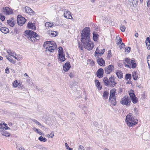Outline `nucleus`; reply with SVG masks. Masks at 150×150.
Returning a JSON list of instances; mask_svg holds the SVG:
<instances>
[{"label": "nucleus", "instance_id": "4be33fe9", "mask_svg": "<svg viewBox=\"0 0 150 150\" xmlns=\"http://www.w3.org/2000/svg\"><path fill=\"white\" fill-rule=\"evenodd\" d=\"M95 53V54L94 56L96 58V59H97L98 58H100L99 57L102 55L103 54V52H100L97 51V50H96Z\"/></svg>", "mask_w": 150, "mask_h": 150}, {"label": "nucleus", "instance_id": "2f4dec72", "mask_svg": "<svg viewBox=\"0 0 150 150\" xmlns=\"http://www.w3.org/2000/svg\"><path fill=\"white\" fill-rule=\"evenodd\" d=\"M7 124L5 123L0 124V130L1 131L4 130V128L6 127Z\"/></svg>", "mask_w": 150, "mask_h": 150}, {"label": "nucleus", "instance_id": "ddd939ff", "mask_svg": "<svg viewBox=\"0 0 150 150\" xmlns=\"http://www.w3.org/2000/svg\"><path fill=\"white\" fill-rule=\"evenodd\" d=\"M26 19L24 17L19 15V25L21 26L25 24Z\"/></svg>", "mask_w": 150, "mask_h": 150}, {"label": "nucleus", "instance_id": "c03bdc74", "mask_svg": "<svg viewBox=\"0 0 150 150\" xmlns=\"http://www.w3.org/2000/svg\"><path fill=\"white\" fill-rule=\"evenodd\" d=\"M125 78L127 80L129 79L130 80L131 78V76L130 74H127L125 76Z\"/></svg>", "mask_w": 150, "mask_h": 150}, {"label": "nucleus", "instance_id": "f3484780", "mask_svg": "<svg viewBox=\"0 0 150 150\" xmlns=\"http://www.w3.org/2000/svg\"><path fill=\"white\" fill-rule=\"evenodd\" d=\"M97 62L98 64L101 66H104L105 64V61L102 58H98L96 59Z\"/></svg>", "mask_w": 150, "mask_h": 150}, {"label": "nucleus", "instance_id": "864d4df0", "mask_svg": "<svg viewBox=\"0 0 150 150\" xmlns=\"http://www.w3.org/2000/svg\"><path fill=\"white\" fill-rule=\"evenodd\" d=\"M122 39L121 38H119V40H117V45H118L120 44L122 42Z\"/></svg>", "mask_w": 150, "mask_h": 150}, {"label": "nucleus", "instance_id": "cd10ccee", "mask_svg": "<svg viewBox=\"0 0 150 150\" xmlns=\"http://www.w3.org/2000/svg\"><path fill=\"white\" fill-rule=\"evenodd\" d=\"M96 50L100 52H103L104 53L105 51V49L101 46H99L96 48Z\"/></svg>", "mask_w": 150, "mask_h": 150}, {"label": "nucleus", "instance_id": "37998d69", "mask_svg": "<svg viewBox=\"0 0 150 150\" xmlns=\"http://www.w3.org/2000/svg\"><path fill=\"white\" fill-rule=\"evenodd\" d=\"M32 121L33 122H35L37 125H39L40 126H41L42 125L38 121L36 120L35 119H33L32 120Z\"/></svg>", "mask_w": 150, "mask_h": 150}, {"label": "nucleus", "instance_id": "c85d7f7f", "mask_svg": "<svg viewBox=\"0 0 150 150\" xmlns=\"http://www.w3.org/2000/svg\"><path fill=\"white\" fill-rule=\"evenodd\" d=\"M95 82L97 87L99 90H100L102 88L101 86L100 85V82L97 80H96Z\"/></svg>", "mask_w": 150, "mask_h": 150}, {"label": "nucleus", "instance_id": "7ed1b4c3", "mask_svg": "<svg viewBox=\"0 0 150 150\" xmlns=\"http://www.w3.org/2000/svg\"><path fill=\"white\" fill-rule=\"evenodd\" d=\"M43 47L45 49L46 51L53 52L57 47L55 42L53 41H47L44 42Z\"/></svg>", "mask_w": 150, "mask_h": 150}, {"label": "nucleus", "instance_id": "9b49d317", "mask_svg": "<svg viewBox=\"0 0 150 150\" xmlns=\"http://www.w3.org/2000/svg\"><path fill=\"white\" fill-rule=\"evenodd\" d=\"M129 94L133 103H136L138 102V100L134 93H129Z\"/></svg>", "mask_w": 150, "mask_h": 150}, {"label": "nucleus", "instance_id": "f257e3e1", "mask_svg": "<svg viewBox=\"0 0 150 150\" xmlns=\"http://www.w3.org/2000/svg\"><path fill=\"white\" fill-rule=\"evenodd\" d=\"M90 28L86 27L82 30L81 36V41L83 43L84 48L89 50H92L94 46L93 44L90 39Z\"/></svg>", "mask_w": 150, "mask_h": 150}, {"label": "nucleus", "instance_id": "412c9836", "mask_svg": "<svg viewBox=\"0 0 150 150\" xmlns=\"http://www.w3.org/2000/svg\"><path fill=\"white\" fill-rule=\"evenodd\" d=\"M138 0H128V4L132 6H134L137 3Z\"/></svg>", "mask_w": 150, "mask_h": 150}, {"label": "nucleus", "instance_id": "f03ea898", "mask_svg": "<svg viewBox=\"0 0 150 150\" xmlns=\"http://www.w3.org/2000/svg\"><path fill=\"white\" fill-rule=\"evenodd\" d=\"M24 35L28 39L33 42H37L39 39L38 35L36 33L30 30L25 31Z\"/></svg>", "mask_w": 150, "mask_h": 150}, {"label": "nucleus", "instance_id": "c9c22d12", "mask_svg": "<svg viewBox=\"0 0 150 150\" xmlns=\"http://www.w3.org/2000/svg\"><path fill=\"white\" fill-rule=\"evenodd\" d=\"M108 92L106 91H105L104 92L103 96L104 98L105 99V100L108 98Z\"/></svg>", "mask_w": 150, "mask_h": 150}, {"label": "nucleus", "instance_id": "052dcab7", "mask_svg": "<svg viewBox=\"0 0 150 150\" xmlns=\"http://www.w3.org/2000/svg\"><path fill=\"white\" fill-rule=\"evenodd\" d=\"M69 76L71 78H73L74 76V74L72 73H70L69 75Z\"/></svg>", "mask_w": 150, "mask_h": 150}, {"label": "nucleus", "instance_id": "bf43d9fd", "mask_svg": "<svg viewBox=\"0 0 150 150\" xmlns=\"http://www.w3.org/2000/svg\"><path fill=\"white\" fill-rule=\"evenodd\" d=\"M147 5L148 7L150 6V0H148V1L147 2Z\"/></svg>", "mask_w": 150, "mask_h": 150}, {"label": "nucleus", "instance_id": "dca6fc26", "mask_svg": "<svg viewBox=\"0 0 150 150\" xmlns=\"http://www.w3.org/2000/svg\"><path fill=\"white\" fill-rule=\"evenodd\" d=\"M103 70L102 68L99 69L96 72L97 76L99 78H101L103 76Z\"/></svg>", "mask_w": 150, "mask_h": 150}, {"label": "nucleus", "instance_id": "5701e85b", "mask_svg": "<svg viewBox=\"0 0 150 150\" xmlns=\"http://www.w3.org/2000/svg\"><path fill=\"white\" fill-rule=\"evenodd\" d=\"M103 81L104 83V84L106 86L109 87L110 84L109 83V80L107 77L104 78Z\"/></svg>", "mask_w": 150, "mask_h": 150}, {"label": "nucleus", "instance_id": "f704fd0d", "mask_svg": "<svg viewBox=\"0 0 150 150\" xmlns=\"http://www.w3.org/2000/svg\"><path fill=\"white\" fill-rule=\"evenodd\" d=\"M38 139L41 142H44L47 141V139L45 137H43L42 136H40L38 138Z\"/></svg>", "mask_w": 150, "mask_h": 150}, {"label": "nucleus", "instance_id": "423d86ee", "mask_svg": "<svg viewBox=\"0 0 150 150\" xmlns=\"http://www.w3.org/2000/svg\"><path fill=\"white\" fill-rule=\"evenodd\" d=\"M116 90L115 88L112 89L110 91L109 100L111 102L112 105L114 106L116 104Z\"/></svg>", "mask_w": 150, "mask_h": 150}, {"label": "nucleus", "instance_id": "603ef678", "mask_svg": "<svg viewBox=\"0 0 150 150\" xmlns=\"http://www.w3.org/2000/svg\"><path fill=\"white\" fill-rule=\"evenodd\" d=\"M130 49L131 48L130 47H126L125 48V52H129L130 51Z\"/></svg>", "mask_w": 150, "mask_h": 150}, {"label": "nucleus", "instance_id": "69168bd1", "mask_svg": "<svg viewBox=\"0 0 150 150\" xmlns=\"http://www.w3.org/2000/svg\"><path fill=\"white\" fill-rule=\"evenodd\" d=\"M24 76H27L26 78H30V77H29L28 76L26 73H25V74H24Z\"/></svg>", "mask_w": 150, "mask_h": 150}, {"label": "nucleus", "instance_id": "c756f323", "mask_svg": "<svg viewBox=\"0 0 150 150\" xmlns=\"http://www.w3.org/2000/svg\"><path fill=\"white\" fill-rule=\"evenodd\" d=\"M7 52L8 53L9 55L12 56L13 57H14V55L17 56L15 52H13L12 51H11V50H8L7 51Z\"/></svg>", "mask_w": 150, "mask_h": 150}, {"label": "nucleus", "instance_id": "aec40b11", "mask_svg": "<svg viewBox=\"0 0 150 150\" xmlns=\"http://www.w3.org/2000/svg\"><path fill=\"white\" fill-rule=\"evenodd\" d=\"M58 60L61 62H63L65 60L64 54H58Z\"/></svg>", "mask_w": 150, "mask_h": 150}, {"label": "nucleus", "instance_id": "4c0bfd02", "mask_svg": "<svg viewBox=\"0 0 150 150\" xmlns=\"http://www.w3.org/2000/svg\"><path fill=\"white\" fill-rule=\"evenodd\" d=\"M6 58L7 59H8L10 62H12V63L14 64V61L13 60V59L11 58V57L9 55L8 56H7Z\"/></svg>", "mask_w": 150, "mask_h": 150}, {"label": "nucleus", "instance_id": "338daca9", "mask_svg": "<svg viewBox=\"0 0 150 150\" xmlns=\"http://www.w3.org/2000/svg\"><path fill=\"white\" fill-rule=\"evenodd\" d=\"M10 129L9 127H8L7 126V125H6V127H5L4 128V130H6L8 129Z\"/></svg>", "mask_w": 150, "mask_h": 150}, {"label": "nucleus", "instance_id": "3c124183", "mask_svg": "<svg viewBox=\"0 0 150 150\" xmlns=\"http://www.w3.org/2000/svg\"><path fill=\"white\" fill-rule=\"evenodd\" d=\"M51 35L53 37H55L57 35V32L55 31H54L53 33H51Z\"/></svg>", "mask_w": 150, "mask_h": 150}, {"label": "nucleus", "instance_id": "09e8293b", "mask_svg": "<svg viewBox=\"0 0 150 150\" xmlns=\"http://www.w3.org/2000/svg\"><path fill=\"white\" fill-rule=\"evenodd\" d=\"M38 147L39 149L43 150H47V148L41 145H39L38 146Z\"/></svg>", "mask_w": 150, "mask_h": 150}, {"label": "nucleus", "instance_id": "5fc2aeb1", "mask_svg": "<svg viewBox=\"0 0 150 150\" xmlns=\"http://www.w3.org/2000/svg\"><path fill=\"white\" fill-rule=\"evenodd\" d=\"M125 46V44L123 43H122L119 46V47L120 48V49H122V48L124 47Z\"/></svg>", "mask_w": 150, "mask_h": 150}, {"label": "nucleus", "instance_id": "de8ad7c7", "mask_svg": "<svg viewBox=\"0 0 150 150\" xmlns=\"http://www.w3.org/2000/svg\"><path fill=\"white\" fill-rule=\"evenodd\" d=\"M78 47L79 49H80L81 50H82L83 48V47L82 45V44L81 42H79L78 43Z\"/></svg>", "mask_w": 150, "mask_h": 150}, {"label": "nucleus", "instance_id": "a878e982", "mask_svg": "<svg viewBox=\"0 0 150 150\" xmlns=\"http://www.w3.org/2000/svg\"><path fill=\"white\" fill-rule=\"evenodd\" d=\"M0 30L3 33L5 34L7 33H8L9 30L7 28L1 27L0 28Z\"/></svg>", "mask_w": 150, "mask_h": 150}, {"label": "nucleus", "instance_id": "0e129e2a", "mask_svg": "<svg viewBox=\"0 0 150 150\" xmlns=\"http://www.w3.org/2000/svg\"><path fill=\"white\" fill-rule=\"evenodd\" d=\"M37 133H38V134H39L40 135H42L43 134V133L40 131H38V132H37Z\"/></svg>", "mask_w": 150, "mask_h": 150}, {"label": "nucleus", "instance_id": "b1692460", "mask_svg": "<svg viewBox=\"0 0 150 150\" xmlns=\"http://www.w3.org/2000/svg\"><path fill=\"white\" fill-rule=\"evenodd\" d=\"M27 26L29 28L33 30H35L36 28L35 25L33 23H28L27 24Z\"/></svg>", "mask_w": 150, "mask_h": 150}, {"label": "nucleus", "instance_id": "72a5a7b5", "mask_svg": "<svg viewBox=\"0 0 150 150\" xmlns=\"http://www.w3.org/2000/svg\"><path fill=\"white\" fill-rule=\"evenodd\" d=\"M1 134L2 135L6 137H8L10 135L9 133L4 131L1 133Z\"/></svg>", "mask_w": 150, "mask_h": 150}, {"label": "nucleus", "instance_id": "4d7b16f0", "mask_svg": "<svg viewBox=\"0 0 150 150\" xmlns=\"http://www.w3.org/2000/svg\"><path fill=\"white\" fill-rule=\"evenodd\" d=\"M14 32L16 33V34H18L19 33L18 30L17 28H15L14 29Z\"/></svg>", "mask_w": 150, "mask_h": 150}, {"label": "nucleus", "instance_id": "6ab92c4d", "mask_svg": "<svg viewBox=\"0 0 150 150\" xmlns=\"http://www.w3.org/2000/svg\"><path fill=\"white\" fill-rule=\"evenodd\" d=\"M7 23L10 26L13 27L16 23L15 21L13 20V18H11L10 20H8L7 21Z\"/></svg>", "mask_w": 150, "mask_h": 150}, {"label": "nucleus", "instance_id": "39448f33", "mask_svg": "<svg viewBox=\"0 0 150 150\" xmlns=\"http://www.w3.org/2000/svg\"><path fill=\"white\" fill-rule=\"evenodd\" d=\"M123 63L126 67L130 68H135L137 66L136 62L134 60H130V59L128 58L125 59V61Z\"/></svg>", "mask_w": 150, "mask_h": 150}, {"label": "nucleus", "instance_id": "9d476101", "mask_svg": "<svg viewBox=\"0 0 150 150\" xmlns=\"http://www.w3.org/2000/svg\"><path fill=\"white\" fill-rule=\"evenodd\" d=\"M109 87H113L115 86L117 84V82L115 81V79L113 77L111 76L109 78Z\"/></svg>", "mask_w": 150, "mask_h": 150}, {"label": "nucleus", "instance_id": "1a4fd4ad", "mask_svg": "<svg viewBox=\"0 0 150 150\" xmlns=\"http://www.w3.org/2000/svg\"><path fill=\"white\" fill-rule=\"evenodd\" d=\"M114 69V66L111 64L109 65L105 69V73L109 74Z\"/></svg>", "mask_w": 150, "mask_h": 150}, {"label": "nucleus", "instance_id": "13d9d810", "mask_svg": "<svg viewBox=\"0 0 150 150\" xmlns=\"http://www.w3.org/2000/svg\"><path fill=\"white\" fill-rule=\"evenodd\" d=\"M33 130L35 131V132H36L37 133V132H38V131H40V130H39V129H36V128L35 127H34L33 128Z\"/></svg>", "mask_w": 150, "mask_h": 150}, {"label": "nucleus", "instance_id": "774afa93", "mask_svg": "<svg viewBox=\"0 0 150 150\" xmlns=\"http://www.w3.org/2000/svg\"><path fill=\"white\" fill-rule=\"evenodd\" d=\"M86 150H92V149L90 147H87L86 148Z\"/></svg>", "mask_w": 150, "mask_h": 150}, {"label": "nucleus", "instance_id": "e2e57ef3", "mask_svg": "<svg viewBox=\"0 0 150 150\" xmlns=\"http://www.w3.org/2000/svg\"><path fill=\"white\" fill-rule=\"evenodd\" d=\"M17 23L18 25H19V15H18L17 16Z\"/></svg>", "mask_w": 150, "mask_h": 150}, {"label": "nucleus", "instance_id": "58836bf2", "mask_svg": "<svg viewBox=\"0 0 150 150\" xmlns=\"http://www.w3.org/2000/svg\"><path fill=\"white\" fill-rule=\"evenodd\" d=\"M58 54H63V50L62 47H59L58 48Z\"/></svg>", "mask_w": 150, "mask_h": 150}, {"label": "nucleus", "instance_id": "393cba45", "mask_svg": "<svg viewBox=\"0 0 150 150\" xmlns=\"http://www.w3.org/2000/svg\"><path fill=\"white\" fill-rule=\"evenodd\" d=\"M132 76L133 79L135 80H137L138 78V74L137 71H134L132 73Z\"/></svg>", "mask_w": 150, "mask_h": 150}, {"label": "nucleus", "instance_id": "a19ab883", "mask_svg": "<svg viewBox=\"0 0 150 150\" xmlns=\"http://www.w3.org/2000/svg\"><path fill=\"white\" fill-rule=\"evenodd\" d=\"M147 60L149 69H150V54L147 56Z\"/></svg>", "mask_w": 150, "mask_h": 150}, {"label": "nucleus", "instance_id": "a211bd4d", "mask_svg": "<svg viewBox=\"0 0 150 150\" xmlns=\"http://www.w3.org/2000/svg\"><path fill=\"white\" fill-rule=\"evenodd\" d=\"M20 91L21 93L27 91V89L25 86L22 83H19V92Z\"/></svg>", "mask_w": 150, "mask_h": 150}, {"label": "nucleus", "instance_id": "a18cd8bd", "mask_svg": "<svg viewBox=\"0 0 150 150\" xmlns=\"http://www.w3.org/2000/svg\"><path fill=\"white\" fill-rule=\"evenodd\" d=\"M97 36L98 35L96 34H93V40L95 41H97V40H98Z\"/></svg>", "mask_w": 150, "mask_h": 150}, {"label": "nucleus", "instance_id": "e433bc0d", "mask_svg": "<svg viewBox=\"0 0 150 150\" xmlns=\"http://www.w3.org/2000/svg\"><path fill=\"white\" fill-rule=\"evenodd\" d=\"M19 85V83H18V82L17 80H15L13 83V87L16 88Z\"/></svg>", "mask_w": 150, "mask_h": 150}, {"label": "nucleus", "instance_id": "2eb2a0df", "mask_svg": "<svg viewBox=\"0 0 150 150\" xmlns=\"http://www.w3.org/2000/svg\"><path fill=\"white\" fill-rule=\"evenodd\" d=\"M71 67V66L69 62H67L63 65V69L65 71H68Z\"/></svg>", "mask_w": 150, "mask_h": 150}, {"label": "nucleus", "instance_id": "473e14b6", "mask_svg": "<svg viewBox=\"0 0 150 150\" xmlns=\"http://www.w3.org/2000/svg\"><path fill=\"white\" fill-rule=\"evenodd\" d=\"M45 25L46 27H52L54 26V24L47 22L45 23Z\"/></svg>", "mask_w": 150, "mask_h": 150}, {"label": "nucleus", "instance_id": "0eeeda50", "mask_svg": "<svg viewBox=\"0 0 150 150\" xmlns=\"http://www.w3.org/2000/svg\"><path fill=\"white\" fill-rule=\"evenodd\" d=\"M131 100L129 97L125 96L121 99L120 103L123 105L129 106L131 103Z\"/></svg>", "mask_w": 150, "mask_h": 150}, {"label": "nucleus", "instance_id": "4468645a", "mask_svg": "<svg viewBox=\"0 0 150 150\" xmlns=\"http://www.w3.org/2000/svg\"><path fill=\"white\" fill-rule=\"evenodd\" d=\"M64 16L66 18L71 19L72 18L70 12L68 11H64Z\"/></svg>", "mask_w": 150, "mask_h": 150}, {"label": "nucleus", "instance_id": "6e6d98bb", "mask_svg": "<svg viewBox=\"0 0 150 150\" xmlns=\"http://www.w3.org/2000/svg\"><path fill=\"white\" fill-rule=\"evenodd\" d=\"M5 73L6 74H9V69L8 68V67H7L6 69L5 70Z\"/></svg>", "mask_w": 150, "mask_h": 150}, {"label": "nucleus", "instance_id": "680f3d73", "mask_svg": "<svg viewBox=\"0 0 150 150\" xmlns=\"http://www.w3.org/2000/svg\"><path fill=\"white\" fill-rule=\"evenodd\" d=\"M65 147H66L67 149L68 148L69 149V147L68 144H67V143H65Z\"/></svg>", "mask_w": 150, "mask_h": 150}, {"label": "nucleus", "instance_id": "7c9ffc66", "mask_svg": "<svg viewBox=\"0 0 150 150\" xmlns=\"http://www.w3.org/2000/svg\"><path fill=\"white\" fill-rule=\"evenodd\" d=\"M26 82L29 86H31L33 85V82L30 78H26Z\"/></svg>", "mask_w": 150, "mask_h": 150}, {"label": "nucleus", "instance_id": "79ce46f5", "mask_svg": "<svg viewBox=\"0 0 150 150\" xmlns=\"http://www.w3.org/2000/svg\"><path fill=\"white\" fill-rule=\"evenodd\" d=\"M126 28L123 25H121L120 26V29L122 32L125 31Z\"/></svg>", "mask_w": 150, "mask_h": 150}, {"label": "nucleus", "instance_id": "49530a36", "mask_svg": "<svg viewBox=\"0 0 150 150\" xmlns=\"http://www.w3.org/2000/svg\"><path fill=\"white\" fill-rule=\"evenodd\" d=\"M0 18L2 21H4L5 19V17L4 15L1 13L0 14Z\"/></svg>", "mask_w": 150, "mask_h": 150}, {"label": "nucleus", "instance_id": "f8f14e48", "mask_svg": "<svg viewBox=\"0 0 150 150\" xmlns=\"http://www.w3.org/2000/svg\"><path fill=\"white\" fill-rule=\"evenodd\" d=\"M25 12L30 15H33L35 14L34 12L30 7L26 6L24 8Z\"/></svg>", "mask_w": 150, "mask_h": 150}, {"label": "nucleus", "instance_id": "20e7f679", "mask_svg": "<svg viewBox=\"0 0 150 150\" xmlns=\"http://www.w3.org/2000/svg\"><path fill=\"white\" fill-rule=\"evenodd\" d=\"M125 121L127 125L130 127L137 124L138 120L133 117L131 113H129L126 116Z\"/></svg>", "mask_w": 150, "mask_h": 150}, {"label": "nucleus", "instance_id": "bb28decb", "mask_svg": "<svg viewBox=\"0 0 150 150\" xmlns=\"http://www.w3.org/2000/svg\"><path fill=\"white\" fill-rule=\"evenodd\" d=\"M116 74L119 78L121 79L122 78L123 74L120 71L117 70L116 72Z\"/></svg>", "mask_w": 150, "mask_h": 150}, {"label": "nucleus", "instance_id": "6e6552de", "mask_svg": "<svg viewBox=\"0 0 150 150\" xmlns=\"http://www.w3.org/2000/svg\"><path fill=\"white\" fill-rule=\"evenodd\" d=\"M1 11L4 14L6 15L11 14L13 13L12 10L8 7H3L2 9L1 10Z\"/></svg>", "mask_w": 150, "mask_h": 150}, {"label": "nucleus", "instance_id": "ea45409f", "mask_svg": "<svg viewBox=\"0 0 150 150\" xmlns=\"http://www.w3.org/2000/svg\"><path fill=\"white\" fill-rule=\"evenodd\" d=\"M146 45H150V40L149 37H147L145 41Z\"/></svg>", "mask_w": 150, "mask_h": 150}, {"label": "nucleus", "instance_id": "8fccbe9b", "mask_svg": "<svg viewBox=\"0 0 150 150\" xmlns=\"http://www.w3.org/2000/svg\"><path fill=\"white\" fill-rule=\"evenodd\" d=\"M78 150H85L84 148L82 145L79 146L78 148Z\"/></svg>", "mask_w": 150, "mask_h": 150}]
</instances>
